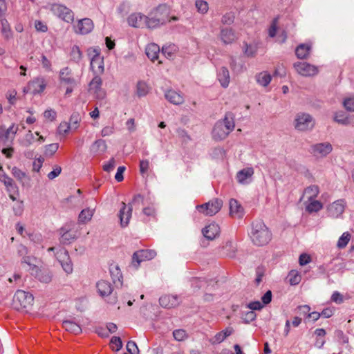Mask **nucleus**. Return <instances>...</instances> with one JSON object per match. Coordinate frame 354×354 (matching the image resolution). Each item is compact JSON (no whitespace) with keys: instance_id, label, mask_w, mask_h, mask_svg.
I'll list each match as a JSON object with an SVG mask.
<instances>
[{"instance_id":"nucleus-28","label":"nucleus","mask_w":354,"mask_h":354,"mask_svg":"<svg viewBox=\"0 0 354 354\" xmlns=\"http://www.w3.org/2000/svg\"><path fill=\"white\" fill-rule=\"evenodd\" d=\"M59 234L61 235L59 239L60 243L64 245L69 244L76 239V234L75 232L68 230L64 227L60 229Z\"/></svg>"},{"instance_id":"nucleus-55","label":"nucleus","mask_w":354,"mask_h":354,"mask_svg":"<svg viewBox=\"0 0 354 354\" xmlns=\"http://www.w3.org/2000/svg\"><path fill=\"white\" fill-rule=\"evenodd\" d=\"M18 126L12 124L6 131H4L6 138L12 139L18 131Z\"/></svg>"},{"instance_id":"nucleus-2","label":"nucleus","mask_w":354,"mask_h":354,"mask_svg":"<svg viewBox=\"0 0 354 354\" xmlns=\"http://www.w3.org/2000/svg\"><path fill=\"white\" fill-rule=\"evenodd\" d=\"M250 237L254 245L263 246L271 240L272 234L262 221H256L252 224Z\"/></svg>"},{"instance_id":"nucleus-35","label":"nucleus","mask_w":354,"mask_h":354,"mask_svg":"<svg viewBox=\"0 0 354 354\" xmlns=\"http://www.w3.org/2000/svg\"><path fill=\"white\" fill-rule=\"evenodd\" d=\"M62 325L66 330L75 335L80 334L82 332L81 327L77 323L72 321H64Z\"/></svg>"},{"instance_id":"nucleus-49","label":"nucleus","mask_w":354,"mask_h":354,"mask_svg":"<svg viewBox=\"0 0 354 354\" xmlns=\"http://www.w3.org/2000/svg\"><path fill=\"white\" fill-rule=\"evenodd\" d=\"M176 51V47L174 45H169L163 46L162 48V54L167 58L171 57Z\"/></svg>"},{"instance_id":"nucleus-8","label":"nucleus","mask_w":354,"mask_h":354,"mask_svg":"<svg viewBox=\"0 0 354 354\" xmlns=\"http://www.w3.org/2000/svg\"><path fill=\"white\" fill-rule=\"evenodd\" d=\"M88 91L96 99L102 100L106 97V91L102 88V80L100 75H94L88 84Z\"/></svg>"},{"instance_id":"nucleus-64","label":"nucleus","mask_w":354,"mask_h":354,"mask_svg":"<svg viewBox=\"0 0 354 354\" xmlns=\"http://www.w3.org/2000/svg\"><path fill=\"white\" fill-rule=\"evenodd\" d=\"M115 128L113 125L106 126L101 131V136L106 137L112 135L114 133Z\"/></svg>"},{"instance_id":"nucleus-25","label":"nucleus","mask_w":354,"mask_h":354,"mask_svg":"<svg viewBox=\"0 0 354 354\" xmlns=\"http://www.w3.org/2000/svg\"><path fill=\"white\" fill-rule=\"evenodd\" d=\"M96 287L100 295L102 297L109 296L113 290L112 284L106 280L99 281L97 283Z\"/></svg>"},{"instance_id":"nucleus-38","label":"nucleus","mask_w":354,"mask_h":354,"mask_svg":"<svg viewBox=\"0 0 354 354\" xmlns=\"http://www.w3.org/2000/svg\"><path fill=\"white\" fill-rule=\"evenodd\" d=\"M319 193V189L317 185H310L308 187L304 193V196H306L309 201L315 199Z\"/></svg>"},{"instance_id":"nucleus-31","label":"nucleus","mask_w":354,"mask_h":354,"mask_svg":"<svg viewBox=\"0 0 354 354\" xmlns=\"http://www.w3.org/2000/svg\"><path fill=\"white\" fill-rule=\"evenodd\" d=\"M236 252V246L232 241H227L222 247L223 255L234 257Z\"/></svg>"},{"instance_id":"nucleus-56","label":"nucleus","mask_w":354,"mask_h":354,"mask_svg":"<svg viewBox=\"0 0 354 354\" xmlns=\"http://www.w3.org/2000/svg\"><path fill=\"white\" fill-rule=\"evenodd\" d=\"M59 149L58 143H52L45 147V155L51 156H53Z\"/></svg>"},{"instance_id":"nucleus-29","label":"nucleus","mask_w":354,"mask_h":354,"mask_svg":"<svg viewBox=\"0 0 354 354\" xmlns=\"http://www.w3.org/2000/svg\"><path fill=\"white\" fill-rule=\"evenodd\" d=\"M160 47L154 43L149 44L146 47V55L152 61L155 62L158 59Z\"/></svg>"},{"instance_id":"nucleus-20","label":"nucleus","mask_w":354,"mask_h":354,"mask_svg":"<svg viewBox=\"0 0 354 354\" xmlns=\"http://www.w3.org/2000/svg\"><path fill=\"white\" fill-rule=\"evenodd\" d=\"M169 13V8L166 4H161L151 12V15H155L158 19L162 18L163 20L161 22L165 24L167 21H170Z\"/></svg>"},{"instance_id":"nucleus-1","label":"nucleus","mask_w":354,"mask_h":354,"mask_svg":"<svg viewBox=\"0 0 354 354\" xmlns=\"http://www.w3.org/2000/svg\"><path fill=\"white\" fill-rule=\"evenodd\" d=\"M235 127L234 115L228 112L223 120H218L212 131V137L215 140H222L226 138Z\"/></svg>"},{"instance_id":"nucleus-26","label":"nucleus","mask_w":354,"mask_h":354,"mask_svg":"<svg viewBox=\"0 0 354 354\" xmlns=\"http://www.w3.org/2000/svg\"><path fill=\"white\" fill-rule=\"evenodd\" d=\"M159 303L164 308H174L178 304V299L176 296L167 295L159 299Z\"/></svg>"},{"instance_id":"nucleus-39","label":"nucleus","mask_w":354,"mask_h":354,"mask_svg":"<svg viewBox=\"0 0 354 354\" xmlns=\"http://www.w3.org/2000/svg\"><path fill=\"white\" fill-rule=\"evenodd\" d=\"M257 82L263 86L268 85L271 81V75L267 72H261L256 76Z\"/></svg>"},{"instance_id":"nucleus-15","label":"nucleus","mask_w":354,"mask_h":354,"mask_svg":"<svg viewBox=\"0 0 354 354\" xmlns=\"http://www.w3.org/2000/svg\"><path fill=\"white\" fill-rule=\"evenodd\" d=\"M218 38L225 45L232 44L238 39L235 30L230 27H221Z\"/></svg>"},{"instance_id":"nucleus-45","label":"nucleus","mask_w":354,"mask_h":354,"mask_svg":"<svg viewBox=\"0 0 354 354\" xmlns=\"http://www.w3.org/2000/svg\"><path fill=\"white\" fill-rule=\"evenodd\" d=\"M351 239V234L349 232H346L342 234V235L339 237L337 243V247L339 249L344 248L347 244L348 243Z\"/></svg>"},{"instance_id":"nucleus-46","label":"nucleus","mask_w":354,"mask_h":354,"mask_svg":"<svg viewBox=\"0 0 354 354\" xmlns=\"http://www.w3.org/2000/svg\"><path fill=\"white\" fill-rule=\"evenodd\" d=\"M35 136L32 131L29 130L24 137L21 140V145L24 147H28L30 146L35 141Z\"/></svg>"},{"instance_id":"nucleus-52","label":"nucleus","mask_w":354,"mask_h":354,"mask_svg":"<svg viewBox=\"0 0 354 354\" xmlns=\"http://www.w3.org/2000/svg\"><path fill=\"white\" fill-rule=\"evenodd\" d=\"M37 278L41 282L48 283L52 280V274L48 271H41L37 274Z\"/></svg>"},{"instance_id":"nucleus-58","label":"nucleus","mask_w":354,"mask_h":354,"mask_svg":"<svg viewBox=\"0 0 354 354\" xmlns=\"http://www.w3.org/2000/svg\"><path fill=\"white\" fill-rule=\"evenodd\" d=\"M334 120L339 124H342L344 125H346L349 123L348 118L345 115V114L342 113H337L335 114Z\"/></svg>"},{"instance_id":"nucleus-9","label":"nucleus","mask_w":354,"mask_h":354,"mask_svg":"<svg viewBox=\"0 0 354 354\" xmlns=\"http://www.w3.org/2000/svg\"><path fill=\"white\" fill-rule=\"evenodd\" d=\"M156 256V252L153 250H138L132 256L131 265L137 269L142 262L151 260Z\"/></svg>"},{"instance_id":"nucleus-36","label":"nucleus","mask_w":354,"mask_h":354,"mask_svg":"<svg viewBox=\"0 0 354 354\" xmlns=\"http://www.w3.org/2000/svg\"><path fill=\"white\" fill-rule=\"evenodd\" d=\"M106 149V142L102 139L96 140L91 147V151L93 153H102Z\"/></svg>"},{"instance_id":"nucleus-30","label":"nucleus","mask_w":354,"mask_h":354,"mask_svg":"<svg viewBox=\"0 0 354 354\" xmlns=\"http://www.w3.org/2000/svg\"><path fill=\"white\" fill-rule=\"evenodd\" d=\"M310 50V44H301L297 47L295 54L299 59H306L309 56Z\"/></svg>"},{"instance_id":"nucleus-19","label":"nucleus","mask_w":354,"mask_h":354,"mask_svg":"<svg viewBox=\"0 0 354 354\" xmlns=\"http://www.w3.org/2000/svg\"><path fill=\"white\" fill-rule=\"evenodd\" d=\"M132 207L131 206L127 207L126 203H122V207L119 212V218L120 220V225L122 227L128 225L130 218L131 217Z\"/></svg>"},{"instance_id":"nucleus-63","label":"nucleus","mask_w":354,"mask_h":354,"mask_svg":"<svg viewBox=\"0 0 354 354\" xmlns=\"http://www.w3.org/2000/svg\"><path fill=\"white\" fill-rule=\"evenodd\" d=\"M344 107L350 111H354V97L346 98L344 101Z\"/></svg>"},{"instance_id":"nucleus-5","label":"nucleus","mask_w":354,"mask_h":354,"mask_svg":"<svg viewBox=\"0 0 354 354\" xmlns=\"http://www.w3.org/2000/svg\"><path fill=\"white\" fill-rule=\"evenodd\" d=\"M59 77L60 83L67 86L65 95H69L77 84L71 70L68 67L62 68L59 72Z\"/></svg>"},{"instance_id":"nucleus-14","label":"nucleus","mask_w":354,"mask_h":354,"mask_svg":"<svg viewBox=\"0 0 354 354\" xmlns=\"http://www.w3.org/2000/svg\"><path fill=\"white\" fill-rule=\"evenodd\" d=\"M297 72L302 76H314L319 73L318 67L307 62H297L294 64Z\"/></svg>"},{"instance_id":"nucleus-47","label":"nucleus","mask_w":354,"mask_h":354,"mask_svg":"<svg viewBox=\"0 0 354 354\" xmlns=\"http://www.w3.org/2000/svg\"><path fill=\"white\" fill-rule=\"evenodd\" d=\"M288 278L291 285H297L301 280V275L295 270H291L288 275Z\"/></svg>"},{"instance_id":"nucleus-44","label":"nucleus","mask_w":354,"mask_h":354,"mask_svg":"<svg viewBox=\"0 0 354 354\" xmlns=\"http://www.w3.org/2000/svg\"><path fill=\"white\" fill-rule=\"evenodd\" d=\"M70 57L71 60L75 62H79L82 57V53L80 50V48L77 46H73L71 48V51L70 53Z\"/></svg>"},{"instance_id":"nucleus-17","label":"nucleus","mask_w":354,"mask_h":354,"mask_svg":"<svg viewBox=\"0 0 354 354\" xmlns=\"http://www.w3.org/2000/svg\"><path fill=\"white\" fill-rule=\"evenodd\" d=\"M346 203L344 200H337L330 204L328 207V212L330 216L337 218L344 212Z\"/></svg>"},{"instance_id":"nucleus-21","label":"nucleus","mask_w":354,"mask_h":354,"mask_svg":"<svg viewBox=\"0 0 354 354\" xmlns=\"http://www.w3.org/2000/svg\"><path fill=\"white\" fill-rule=\"evenodd\" d=\"M234 330L232 326H227L224 330L217 333L214 337L209 339L212 344H218L223 342L227 337L233 334Z\"/></svg>"},{"instance_id":"nucleus-60","label":"nucleus","mask_w":354,"mask_h":354,"mask_svg":"<svg viewBox=\"0 0 354 354\" xmlns=\"http://www.w3.org/2000/svg\"><path fill=\"white\" fill-rule=\"evenodd\" d=\"M12 174L17 179L22 180L26 177V174L17 167L12 169Z\"/></svg>"},{"instance_id":"nucleus-48","label":"nucleus","mask_w":354,"mask_h":354,"mask_svg":"<svg viewBox=\"0 0 354 354\" xmlns=\"http://www.w3.org/2000/svg\"><path fill=\"white\" fill-rule=\"evenodd\" d=\"M322 208V203L315 199L311 200L310 203L306 206V210L310 213L318 212Z\"/></svg>"},{"instance_id":"nucleus-42","label":"nucleus","mask_w":354,"mask_h":354,"mask_svg":"<svg viewBox=\"0 0 354 354\" xmlns=\"http://www.w3.org/2000/svg\"><path fill=\"white\" fill-rule=\"evenodd\" d=\"M1 24L2 35L6 39H8L12 36V32L10 26L6 19H1Z\"/></svg>"},{"instance_id":"nucleus-13","label":"nucleus","mask_w":354,"mask_h":354,"mask_svg":"<svg viewBox=\"0 0 354 354\" xmlns=\"http://www.w3.org/2000/svg\"><path fill=\"white\" fill-rule=\"evenodd\" d=\"M332 150L333 146L328 142L315 144L310 147V153L317 158L326 157Z\"/></svg>"},{"instance_id":"nucleus-32","label":"nucleus","mask_w":354,"mask_h":354,"mask_svg":"<svg viewBox=\"0 0 354 354\" xmlns=\"http://www.w3.org/2000/svg\"><path fill=\"white\" fill-rule=\"evenodd\" d=\"M254 174V169L252 167H247L239 171L236 174L237 180L240 183H246V180L251 178Z\"/></svg>"},{"instance_id":"nucleus-7","label":"nucleus","mask_w":354,"mask_h":354,"mask_svg":"<svg viewBox=\"0 0 354 354\" xmlns=\"http://www.w3.org/2000/svg\"><path fill=\"white\" fill-rule=\"evenodd\" d=\"M315 122L310 115L305 113H299L295 119V128L301 131L312 129Z\"/></svg>"},{"instance_id":"nucleus-18","label":"nucleus","mask_w":354,"mask_h":354,"mask_svg":"<svg viewBox=\"0 0 354 354\" xmlns=\"http://www.w3.org/2000/svg\"><path fill=\"white\" fill-rule=\"evenodd\" d=\"M93 28V23L91 19L84 18L78 21L77 24L75 26V30L77 33L85 35L89 33Z\"/></svg>"},{"instance_id":"nucleus-61","label":"nucleus","mask_w":354,"mask_h":354,"mask_svg":"<svg viewBox=\"0 0 354 354\" xmlns=\"http://www.w3.org/2000/svg\"><path fill=\"white\" fill-rule=\"evenodd\" d=\"M149 168V162L147 160H142L140 161V171L142 175L146 174Z\"/></svg>"},{"instance_id":"nucleus-27","label":"nucleus","mask_w":354,"mask_h":354,"mask_svg":"<svg viewBox=\"0 0 354 354\" xmlns=\"http://www.w3.org/2000/svg\"><path fill=\"white\" fill-rule=\"evenodd\" d=\"M230 213L232 216L241 218L243 216V208L235 199L230 201Z\"/></svg>"},{"instance_id":"nucleus-23","label":"nucleus","mask_w":354,"mask_h":354,"mask_svg":"<svg viewBox=\"0 0 354 354\" xmlns=\"http://www.w3.org/2000/svg\"><path fill=\"white\" fill-rule=\"evenodd\" d=\"M37 259L32 256H26L22 257L21 264L26 270L32 273L37 272L38 267L36 265Z\"/></svg>"},{"instance_id":"nucleus-53","label":"nucleus","mask_w":354,"mask_h":354,"mask_svg":"<svg viewBox=\"0 0 354 354\" xmlns=\"http://www.w3.org/2000/svg\"><path fill=\"white\" fill-rule=\"evenodd\" d=\"M310 307L308 305H300L297 308V310L299 313V315L304 316L305 317V322L306 321L308 315L310 313Z\"/></svg>"},{"instance_id":"nucleus-51","label":"nucleus","mask_w":354,"mask_h":354,"mask_svg":"<svg viewBox=\"0 0 354 354\" xmlns=\"http://www.w3.org/2000/svg\"><path fill=\"white\" fill-rule=\"evenodd\" d=\"M110 343H111V347L113 351H118L122 347V342L120 337H115V336L113 337L111 339Z\"/></svg>"},{"instance_id":"nucleus-40","label":"nucleus","mask_w":354,"mask_h":354,"mask_svg":"<svg viewBox=\"0 0 354 354\" xmlns=\"http://www.w3.org/2000/svg\"><path fill=\"white\" fill-rule=\"evenodd\" d=\"M195 7L198 13L205 15L209 10V4L205 0H196Z\"/></svg>"},{"instance_id":"nucleus-37","label":"nucleus","mask_w":354,"mask_h":354,"mask_svg":"<svg viewBox=\"0 0 354 354\" xmlns=\"http://www.w3.org/2000/svg\"><path fill=\"white\" fill-rule=\"evenodd\" d=\"M94 214V209L89 208L84 209L81 211L78 216V221L80 223H86L89 221Z\"/></svg>"},{"instance_id":"nucleus-11","label":"nucleus","mask_w":354,"mask_h":354,"mask_svg":"<svg viewBox=\"0 0 354 354\" xmlns=\"http://www.w3.org/2000/svg\"><path fill=\"white\" fill-rule=\"evenodd\" d=\"M46 82L44 77H38L30 81L28 85L24 88V93L33 95L41 93L46 88Z\"/></svg>"},{"instance_id":"nucleus-43","label":"nucleus","mask_w":354,"mask_h":354,"mask_svg":"<svg viewBox=\"0 0 354 354\" xmlns=\"http://www.w3.org/2000/svg\"><path fill=\"white\" fill-rule=\"evenodd\" d=\"M149 89L150 88L146 82L143 81L138 82L136 93L139 97L145 96L149 93Z\"/></svg>"},{"instance_id":"nucleus-59","label":"nucleus","mask_w":354,"mask_h":354,"mask_svg":"<svg viewBox=\"0 0 354 354\" xmlns=\"http://www.w3.org/2000/svg\"><path fill=\"white\" fill-rule=\"evenodd\" d=\"M127 349L131 354H138L139 350L137 344L133 341H129L127 344Z\"/></svg>"},{"instance_id":"nucleus-54","label":"nucleus","mask_w":354,"mask_h":354,"mask_svg":"<svg viewBox=\"0 0 354 354\" xmlns=\"http://www.w3.org/2000/svg\"><path fill=\"white\" fill-rule=\"evenodd\" d=\"M70 129L71 124L66 122H62L59 124L57 129V131L59 135L66 136V134L68 133Z\"/></svg>"},{"instance_id":"nucleus-50","label":"nucleus","mask_w":354,"mask_h":354,"mask_svg":"<svg viewBox=\"0 0 354 354\" xmlns=\"http://www.w3.org/2000/svg\"><path fill=\"white\" fill-rule=\"evenodd\" d=\"M235 15L232 12H226L221 18V23L224 25H231L234 23Z\"/></svg>"},{"instance_id":"nucleus-34","label":"nucleus","mask_w":354,"mask_h":354,"mask_svg":"<svg viewBox=\"0 0 354 354\" xmlns=\"http://www.w3.org/2000/svg\"><path fill=\"white\" fill-rule=\"evenodd\" d=\"M163 20L162 18L158 19L155 15H149V17L146 16L145 27L148 28H156L159 27L163 24L161 22Z\"/></svg>"},{"instance_id":"nucleus-10","label":"nucleus","mask_w":354,"mask_h":354,"mask_svg":"<svg viewBox=\"0 0 354 354\" xmlns=\"http://www.w3.org/2000/svg\"><path fill=\"white\" fill-rule=\"evenodd\" d=\"M50 10L59 18L67 23H71L74 20V13L68 8L61 4H53Z\"/></svg>"},{"instance_id":"nucleus-62","label":"nucleus","mask_w":354,"mask_h":354,"mask_svg":"<svg viewBox=\"0 0 354 354\" xmlns=\"http://www.w3.org/2000/svg\"><path fill=\"white\" fill-rule=\"evenodd\" d=\"M277 23L278 20L277 19H274L268 29V34L270 37H274L276 35L277 30Z\"/></svg>"},{"instance_id":"nucleus-41","label":"nucleus","mask_w":354,"mask_h":354,"mask_svg":"<svg viewBox=\"0 0 354 354\" xmlns=\"http://www.w3.org/2000/svg\"><path fill=\"white\" fill-rule=\"evenodd\" d=\"M257 45L256 44H248L247 43L243 44V52L244 54L248 57H254L257 52Z\"/></svg>"},{"instance_id":"nucleus-4","label":"nucleus","mask_w":354,"mask_h":354,"mask_svg":"<svg viewBox=\"0 0 354 354\" xmlns=\"http://www.w3.org/2000/svg\"><path fill=\"white\" fill-rule=\"evenodd\" d=\"M88 55L91 57V68L95 75H100L104 71V59L100 55V50L91 48L88 50Z\"/></svg>"},{"instance_id":"nucleus-12","label":"nucleus","mask_w":354,"mask_h":354,"mask_svg":"<svg viewBox=\"0 0 354 354\" xmlns=\"http://www.w3.org/2000/svg\"><path fill=\"white\" fill-rule=\"evenodd\" d=\"M55 256L65 272L68 274H71L73 266L68 251L65 248H60L57 251Z\"/></svg>"},{"instance_id":"nucleus-6","label":"nucleus","mask_w":354,"mask_h":354,"mask_svg":"<svg viewBox=\"0 0 354 354\" xmlns=\"http://www.w3.org/2000/svg\"><path fill=\"white\" fill-rule=\"evenodd\" d=\"M223 206V201L214 198L203 205L196 206V209L205 216H213L218 213Z\"/></svg>"},{"instance_id":"nucleus-24","label":"nucleus","mask_w":354,"mask_h":354,"mask_svg":"<svg viewBox=\"0 0 354 354\" xmlns=\"http://www.w3.org/2000/svg\"><path fill=\"white\" fill-rule=\"evenodd\" d=\"M165 97L170 103L175 105H179L184 102L183 95L172 89L167 91Z\"/></svg>"},{"instance_id":"nucleus-3","label":"nucleus","mask_w":354,"mask_h":354,"mask_svg":"<svg viewBox=\"0 0 354 354\" xmlns=\"http://www.w3.org/2000/svg\"><path fill=\"white\" fill-rule=\"evenodd\" d=\"M34 301L33 296L29 292L18 290L12 299V308L17 310H24L30 307Z\"/></svg>"},{"instance_id":"nucleus-57","label":"nucleus","mask_w":354,"mask_h":354,"mask_svg":"<svg viewBox=\"0 0 354 354\" xmlns=\"http://www.w3.org/2000/svg\"><path fill=\"white\" fill-rule=\"evenodd\" d=\"M173 336L177 341H183L187 337L186 331L183 329L175 330L173 332Z\"/></svg>"},{"instance_id":"nucleus-16","label":"nucleus","mask_w":354,"mask_h":354,"mask_svg":"<svg viewBox=\"0 0 354 354\" xmlns=\"http://www.w3.org/2000/svg\"><path fill=\"white\" fill-rule=\"evenodd\" d=\"M146 16L136 12L131 14L127 18L128 24L134 28H142L145 25Z\"/></svg>"},{"instance_id":"nucleus-33","label":"nucleus","mask_w":354,"mask_h":354,"mask_svg":"<svg viewBox=\"0 0 354 354\" xmlns=\"http://www.w3.org/2000/svg\"><path fill=\"white\" fill-rule=\"evenodd\" d=\"M218 80L224 88L228 86L230 83V73L227 68L222 67L218 73Z\"/></svg>"},{"instance_id":"nucleus-22","label":"nucleus","mask_w":354,"mask_h":354,"mask_svg":"<svg viewBox=\"0 0 354 354\" xmlns=\"http://www.w3.org/2000/svg\"><path fill=\"white\" fill-rule=\"evenodd\" d=\"M203 236L208 240H213L220 234V227L215 223L205 226L202 230Z\"/></svg>"}]
</instances>
